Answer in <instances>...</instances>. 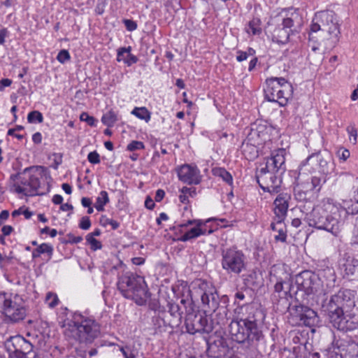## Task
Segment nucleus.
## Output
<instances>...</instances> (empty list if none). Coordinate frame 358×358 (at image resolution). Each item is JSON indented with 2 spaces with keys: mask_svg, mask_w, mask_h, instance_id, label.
<instances>
[{
  "mask_svg": "<svg viewBox=\"0 0 358 358\" xmlns=\"http://www.w3.org/2000/svg\"><path fill=\"white\" fill-rule=\"evenodd\" d=\"M353 296L350 289H340L337 294L331 296L329 301L322 304V311L335 329L347 331L355 328V324L348 319V314L355 306Z\"/></svg>",
  "mask_w": 358,
  "mask_h": 358,
  "instance_id": "f03ea898",
  "label": "nucleus"
},
{
  "mask_svg": "<svg viewBox=\"0 0 358 358\" xmlns=\"http://www.w3.org/2000/svg\"><path fill=\"white\" fill-rule=\"evenodd\" d=\"M273 201L274 214L278 219L285 220L287 215L291 195L287 192H279Z\"/></svg>",
  "mask_w": 358,
  "mask_h": 358,
  "instance_id": "b1692460",
  "label": "nucleus"
},
{
  "mask_svg": "<svg viewBox=\"0 0 358 358\" xmlns=\"http://www.w3.org/2000/svg\"><path fill=\"white\" fill-rule=\"evenodd\" d=\"M179 180L188 185H199L202 180V176L198 167L192 164H183L177 169Z\"/></svg>",
  "mask_w": 358,
  "mask_h": 358,
  "instance_id": "6ab92c4d",
  "label": "nucleus"
},
{
  "mask_svg": "<svg viewBox=\"0 0 358 358\" xmlns=\"http://www.w3.org/2000/svg\"><path fill=\"white\" fill-rule=\"evenodd\" d=\"M12 84V80L9 78H3L0 80V92L3 91L6 87H9Z\"/></svg>",
  "mask_w": 358,
  "mask_h": 358,
  "instance_id": "13d9d810",
  "label": "nucleus"
},
{
  "mask_svg": "<svg viewBox=\"0 0 358 358\" xmlns=\"http://www.w3.org/2000/svg\"><path fill=\"white\" fill-rule=\"evenodd\" d=\"M295 284L298 291H303L306 294H321L320 282L315 273L303 271L296 276Z\"/></svg>",
  "mask_w": 358,
  "mask_h": 358,
  "instance_id": "2eb2a0df",
  "label": "nucleus"
},
{
  "mask_svg": "<svg viewBox=\"0 0 358 358\" xmlns=\"http://www.w3.org/2000/svg\"><path fill=\"white\" fill-rule=\"evenodd\" d=\"M310 160L316 162L319 172L326 176L334 169L332 157L330 152L327 150L313 153L305 161L302 162L301 164L304 166Z\"/></svg>",
  "mask_w": 358,
  "mask_h": 358,
  "instance_id": "a211bd4d",
  "label": "nucleus"
},
{
  "mask_svg": "<svg viewBox=\"0 0 358 358\" xmlns=\"http://www.w3.org/2000/svg\"><path fill=\"white\" fill-rule=\"evenodd\" d=\"M344 275L350 280H358V259L348 257L343 264Z\"/></svg>",
  "mask_w": 358,
  "mask_h": 358,
  "instance_id": "393cba45",
  "label": "nucleus"
},
{
  "mask_svg": "<svg viewBox=\"0 0 358 358\" xmlns=\"http://www.w3.org/2000/svg\"><path fill=\"white\" fill-rule=\"evenodd\" d=\"M266 80H271V81H273L272 83L273 85H274V86H276L278 85L279 87L282 89L286 88V90H293L292 83L288 82L285 78L282 77H271L267 78Z\"/></svg>",
  "mask_w": 358,
  "mask_h": 358,
  "instance_id": "58836bf2",
  "label": "nucleus"
},
{
  "mask_svg": "<svg viewBox=\"0 0 358 358\" xmlns=\"http://www.w3.org/2000/svg\"><path fill=\"white\" fill-rule=\"evenodd\" d=\"M87 160L92 164H99L100 163V155L96 150L90 152L87 155Z\"/></svg>",
  "mask_w": 358,
  "mask_h": 358,
  "instance_id": "8fccbe9b",
  "label": "nucleus"
},
{
  "mask_svg": "<svg viewBox=\"0 0 358 358\" xmlns=\"http://www.w3.org/2000/svg\"><path fill=\"white\" fill-rule=\"evenodd\" d=\"M327 181V176L324 175L320 176H313L310 179V190L314 192H319Z\"/></svg>",
  "mask_w": 358,
  "mask_h": 358,
  "instance_id": "473e14b6",
  "label": "nucleus"
},
{
  "mask_svg": "<svg viewBox=\"0 0 358 358\" xmlns=\"http://www.w3.org/2000/svg\"><path fill=\"white\" fill-rule=\"evenodd\" d=\"M26 315L25 309L23 307L15 306L12 311L8 310V315L7 316L14 322H17L24 318Z\"/></svg>",
  "mask_w": 358,
  "mask_h": 358,
  "instance_id": "f704fd0d",
  "label": "nucleus"
},
{
  "mask_svg": "<svg viewBox=\"0 0 358 358\" xmlns=\"http://www.w3.org/2000/svg\"><path fill=\"white\" fill-rule=\"evenodd\" d=\"M123 23L127 30L129 31H133L136 30L138 27L137 23L135 21L129 19L123 20Z\"/></svg>",
  "mask_w": 358,
  "mask_h": 358,
  "instance_id": "864d4df0",
  "label": "nucleus"
},
{
  "mask_svg": "<svg viewBox=\"0 0 358 358\" xmlns=\"http://www.w3.org/2000/svg\"><path fill=\"white\" fill-rule=\"evenodd\" d=\"M109 197L106 191L102 190L96 199L94 203L95 208L101 212L104 210V206L109 203Z\"/></svg>",
  "mask_w": 358,
  "mask_h": 358,
  "instance_id": "72a5a7b5",
  "label": "nucleus"
},
{
  "mask_svg": "<svg viewBox=\"0 0 358 358\" xmlns=\"http://www.w3.org/2000/svg\"><path fill=\"white\" fill-rule=\"evenodd\" d=\"M67 236L71 244L78 243L83 241L82 236H74L71 234H69Z\"/></svg>",
  "mask_w": 358,
  "mask_h": 358,
  "instance_id": "bf43d9fd",
  "label": "nucleus"
},
{
  "mask_svg": "<svg viewBox=\"0 0 358 358\" xmlns=\"http://www.w3.org/2000/svg\"><path fill=\"white\" fill-rule=\"evenodd\" d=\"M80 120L86 122L91 127H96L98 122L93 116H90L85 112L80 115Z\"/></svg>",
  "mask_w": 358,
  "mask_h": 358,
  "instance_id": "de8ad7c7",
  "label": "nucleus"
},
{
  "mask_svg": "<svg viewBox=\"0 0 358 358\" xmlns=\"http://www.w3.org/2000/svg\"><path fill=\"white\" fill-rule=\"evenodd\" d=\"M74 358H89L87 351L82 349H76L75 351Z\"/></svg>",
  "mask_w": 358,
  "mask_h": 358,
  "instance_id": "052dcab7",
  "label": "nucleus"
},
{
  "mask_svg": "<svg viewBox=\"0 0 358 358\" xmlns=\"http://www.w3.org/2000/svg\"><path fill=\"white\" fill-rule=\"evenodd\" d=\"M246 255L236 246L223 249L221 252V266L227 275L241 276L248 271Z\"/></svg>",
  "mask_w": 358,
  "mask_h": 358,
  "instance_id": "9d476101",
  "label": "nucleus"
},
{
  "mask_svg": "<svg viewBox=\"0 0 358 358\" xmlns=\"http://www.w3.org/2000/svg\"><path fill=\"white\" fill-rule=\"evenodd\" d=\"M13 231V228L10 225H5L2 227L1 231L3 236H8Z\"/></svg>",
  "mask_w": 358,
  "mask_h": 358,
  "instance_id": "338daca9",
  "label": "nucleus"
},
{
  "mask_svg": "<svg viewBox=\"0 0 358 358\" xmlns=\"http://www.w3.org/2000/svg\"><path fill=\"white\" fill-rule=\"evenodd\" d=\"M345 209L341 205L335 204L330 199L313 208L306 215V220L310 227L319 230H324L336 236L341 225V213H345Z\"/></svg>",
  "mask_w": 358,
  "mask_h": 358,
  "instance_id": "7ed1b4c3",
  "label": "nucleus"
},
{
  "mask_svg": "<svg viewBox=\"0 0 358 358\" xmlns=\"http://www.w3.org/2000/svg\"><path fill=\"white\" fill-rule=\"evenodd\" d=\"M117 286L124 298L138 306L145 305L150 296L144 278L131 271H123L122 274H118Z\"/></svg>",
  "mask_w": 358,
  "mask_h": 358,
  "instance_id": "423d86ee",
  "label": "nucleus"
},
{
  "mask_svg": "<svg viewBox=\"0 0 358 358\" xmlns=\"http://www.w3.org/2000/svg\"><path fill=\"white\" fill-rule=\"evenodd\" d=\"M45 301L48 306L51 308H55L59 303V299L56 294L48 292L45 297Z\"/></svg>",
  "mask_w": 358,
  "mask_h": 358,
  "instance_id": "a18cd8bd",
  "label": "nucleus"
},
{
  "mask_svg": "<svg viewBox=\"0 0 358 358\" xmlns=\"http://www.w3.org/2000/svg\"><path fill=\"white\" fill-rule=\"evenodd\" d=\"M64 334L80 343L91 344L101 335V324L93 316L76 311L66 324Z\"/></svg>",
  "mask_w": 358,
  "mask_h": 358,
  "instance_id": "20e7f679",
  "label": "nucleus"
},
{
  "mask_svg": "<svg viewBox=\"0 0 358 358\" xmlns=\"http://www.w3.org/2000/svg\"><path fill=\"white\" fill-rule=\"evenodd\" d=\"M27 121L31 124L42 123L43 122V114L38 110H33L28 113Z\"/></svg>",
  "mask_w": 358,
  "mask_h": 358,
  "instance_id": "a19ab883",
  "label": "nucleus"
},
{
  "mask_svg": "<svg viewBox=\"0 0 358 358\" xmlns=\"http://www.w3.org/2000/svg\"><path fill=\"white\" fill-rule=\"evenodd\" d=\"M180 193L185 194L188 197L194 198L196 196V189L195 187H183L180 189Z\"/></svg>",
  "mask_w": 358,
  "mask_h": 358,
  "instance_id": "3c124183",
  "label": "nucleus"
},
{
  "mask_svg": "<svg viewBox=\"0 0 358 358\" xmlns=\"http://www.w3.org/2000/svg\"><path fill=\"white\" fill-rule=\"evenodd\" d=\"M251 301L250 291L247 288L237 290L234 294V304L238 306L243 307L249 304Z\"/></svg>",
  "mask_w": 358,
  "mask_h": 358,
  "instance_id": "bb28decb",
  "label": "nucleus"
},
{
  "mask_svg": "<svg viewBox=\"0 0 358 358\" xmlns=\"http://www.w3.org/2000/svg\"><path fill=\"white\" fill-rule=\"evenodd\" d=\"M257 181L264 192L271 194L281 191L282 175L262 168L256 175Z\"/></svg>",
  "mask_w": 358,
  "mask_h": 358,
  "instance_id": "4468645a",
  "label": "nucleus"
},
{
  "mask_svg": "<svg viewBox=\"0 0 358 358\" xmlns=\"http://www.w3.org/2000/svg\"><path fill=\"white\" fill-rule=\"evenodd\" d=\"M236 54V60L239 62H243L248 59V56L245 51L238 50Z\"/></svg>",
  "mask_w": 358,
  "mask_h": 358,
  "instance_id": "680f3d73",
  "label": "nucleus"
},
{
  "mask_svg": "<svg viewBox=\"0 0 358 358\" xmlns=\"http://www.w3.org/2000/svg\"><path fill=\"white\" fill-rule=\"evenodd\" d=\"M1 300L3 301V313L7 317L8 315V310L12 311L16 306V303H13L10 299H6L5 294H0V301Z\"/></svg>",
  "mask_w": 358,
  "mask_h": 358,
  "instance_id": "ea45409f",
  "label": "nucleus"
},
{
  "mask_svg": "<svg viewBox=\"0 0 358 358\" xmlns=\"http://www.w3.org/2000/svg\"><path fill=\"white\" fill-rule=\"evenodd\" d=\"M292 314L299 321L300 324L312 327L316 326L320 321L317 313L307 306L299 303L294 306Z\"/></svg>",
  "mask_w": 358,
  "mask_h": 358,
  "instance_id": "f3484780",
  "label": "nucleus"
},
{
  "mask_svg": "<svg viewBox=\"0 0 358 358\" xmlns=\"http://www.w3.org/2000/svg\"><path fill=\"white\" fill-rule=\"evenodd\" d=\"M262 21L259 17H253L245 28V32L248 35H260L262 32Z\"/></svg>",
  "mask_w": 358,
  "mask_h": 358,
  "instance_id": "cd10ccee",
  "label": "nucleus"
},
{
  "mask_svg": "<svg viewBox=\"0 0 358 358\" xmlns=\"http://www.w3.org/2000/svg\"><path fill=\"white\" fill-rule=\"evenodd\" d=\"M200 229V223H198L196 227L186 231L180 237L178 238V240L182 242H186L193 238H196L203 234Z\"/></svg>",
  "mask_w": 358,
  "mask_h": 358,
  "instance_id": "7c9ffc66",
  "label": "nucleus"
},
{
  "mask_svg": "<svg viewBox=\"0 0 358 358\" xmlns=\"http://www.w3.org/2000/svg\"><path fill=\"white\" fill-rule=\"evenodd\" d=\"M213 175L221 178L227 184L232 185L233 177L224 168L215 167L212 169Z\"/></svg>",
  "mask_w": 358,
  "mask_h": 358,
  "instance_id": "2f4dec72",
  "label": "nucleus"
},
{
  "mask_svg": "<svg viewBox=\"0 0 358 358\" xmlns=\"http://www.w3.org/2000/svg\"><path fill=\"white\" fill-rule=\"evenodd\" d=\"M32 141L35 144H40L42 141V135L40 132H36L32 135Z\"/></svg>",
  "mask_w": 358,
  "mask_h": 358,
  "instance_id": "0e129e2a",
  "label": "nucleus"
},
{
  "mask_svg": "<svg viewBox=\"0 0 358 358\" xmlns=\"http://www.w3.org/2000/svg\"><path fill=\"white\" fill-rule=\"evenodd\" d=\"M208 356L213 358H221L224 357L229 350L227 341L223 337H217L213 341L207 342Z\"/></svg>",
  "mask_w": 358,
  "mask_h": 358,
  "instance_id": "5701e85b",
  "label": "nucleus"
},
{
  "mask_svg": "<svg viewBox=\"0 0 358 358\" xmlns=\"http://www.w3.org/2000/svg\"><path fill=\"white\" fill-rule=\"evenodd\" d=\"M86 241L90 245V248L93 251L100 250L102 248L101 243L96 240L95 238L92 237V235L86 236Z\"/></svg>",
  "mask_w": 358,
  "mask_h": 358,
  "instance_id": "c03bdc74",
  "label": "nucleus"
},
{
  "mask_svg": "<svg viewBox=\"0 0 358 358\" xmlns=\"http://www.w3.org/2000/svg\"><path fill=\"white\" fill-rule=\"evenodd\" d=\"M117 121V114L113 110H110L103 114L101 117L102 123L108 127H112Z\"/></svg>",
  "mask_w": 358,
  "mask_h": 358,
  "instance_id": "4c0bfd02",
  "label": "nucleus"
},
{
  "mask_svg": "<svg viewBox=\"0 0 358 358\" xmlns=\"http://www.w3.org/2000/svg\"><path fill=\"white\" fill-rule=\"evenodd\" d=\"M273 278L275 279L273 294L274 299L281 297L282 296H289V297H291L292 294H297V291H294V285L290 278L287 275L285 279L273 275L271 280L273 281Z\"/></svg>",
  "mask_w": 358,
  "mask_h": 358,
  "instance_id": "4be33fe9",
  "label": "nucleus"
},
{
  "mask_svg": "<svg viewBox=\"0 0 358 358\" xmlns=\"http://www.w3.org/2000/svg\"><path fill=\"white\" fill-rule=\"evenodd\" d=\"M131 114L135 115L140 120H145L146 122H148L151 118V114L145 107H135L132 110Z\"/></svg>",
  "mask_w": 358,
  "mask_h": 358,
  "instance_id": "e433bc0d",
  "label": "nucleus"
},
{
  "mask_svg": "<svg viewBox=\"0 0 358 358\" xmlns=\"http://www.w3.org/2000/svg\"><path fill=\"white\" fill-rule=\"evenodd\" d=\"M71 56L68 50H62L59 52L57 56V59L62 64L70 60Z\"/></svg>",
  "mask_w": 358,
  "mask_h": 358,
  "instance_id": "09e8293b",
  "label": "nucleus"
},
{
  "mask_svg": "<svg viewBox=\"0 0 358 358\" xmlns=\"http://www.w3.org/2000/svg\"><path fill=\"white\" fill-rule=\"evenodd\" d=\"M4 345L9 358H31L28 356L32 352L33 345L20 335L10 336Z\"/></svg>",
  "mask_w": 358,
  "mask_h": 358,
  "instance_id": "ddd939ff",
  "label": "nucleus"
},
{
  "mask_svg": "<svg viewBox=\"0 0 358 358\" xmlns=\"http://www.w3.org/2000/svg\"><path fill=\"white\" fill-rule=\"evenodd\" d=\"M144 148L145 145L142 141H132L127 145V150L130 152H134L135 150H143Z\"/></svg>",
  "mask_w": 358,
  "mask_h": 358,
  "instance_id": "49530a36",
  "label": "nucleus"
},
{
  "mask_svg": "<svg viewBox=\"0 0 358 358\" xmlns=\"http://www.w3.org/2000/svg\"><path fill=\"white\" fill-rule=\"evenodd\" d=\"M271 80H266V87L264 90L265 99L269 102L278 103L281 107L287 106L289 99L292 98L294 90L282 89L278 85L274 86Z\"/></svg>",
  "mask_w": 358,
  "mask_h": 358,
  "instance_id": "dca6fc26",
  "label": "nucleus"
},
{
  "mask_svg": "<svg viewBox=\"0 0 358 358\" xmlns=\"http://www.w3.org/2000/svg\"><path fill=\"white\" fill-rule=\"evenodd\" d=\"M352 243L355 245L358 244V223L355 225L353 236L352 238Z\"/></svg>",
  "mask_w": 358,
  "mask_h": 358,
  "instance_id": "774afa93",
  "label": "nucleus"
},
{
  "mask_svg": "<svg viewBox=\"0 0 358 358\" xmlns=\"http://www.w3.org/2000/svg\"><path fill=\"white\" fill-rule=\"evenodd\" d=\"M155 204L153 201V200L148 196L145 201V206L148 208V209H150V210H152L154 208Z\"/></svg>",
  "mask_w": 358,
  "mask_h": 358,
  "instance_id": "69168bd1",
  "label": "nucleus"
},
{
  "mask_svg": "<svg viewBox=\"0 0 358 358\" xmlns=\"http://www.w3.org/2000/svg\"><path fill=\"white\" fill-rule=\"evenodd\" d=\"M148 307L150 310L154 311L155 315L157 314L159 309H162L164 308L160 306L158 300L156 299L150 300L148 303Z\"/></svg>",
  "mask_w": 358,
  "mask_h": 358,
  "instance_id": "5fc2aeb1",
  "label": "nucleus"
},
{
  "mask_svg": "<svg viewBox=\"0 0 358 358\" xmlns=\"http://www.w3.org/2000/svg\"><path fill=\"white\" fill-rule=\"evenodd\" d=\"M164 196H165V192L163 189H157L156 192V194H155V201H157V202L161 201L164 199Z\"/></svg>",
  "mask_w": 358,
  "mask_h": 358,
  "instance_id": "e2e57ef3",
  "label": "nucleus"
},
{
  "mask_svg": "<svg viewBox=\"0 0 358 358\" xmlns=\"http://www.w3.org/2000/svg\"><path fill=\"white\" fill-rule=\"evenodd\" d=\"M316 275L318 276L319 282H320V289L324 294L330 292L335 287L336 275L333 267L327 266L319 269Z\"/></svg>",
  "mask_w": 358,
  "mask_h": 358,
  "instance_id": "412c9836",
  "label": "nucleus"
},
{
  "mask_svg": "<svg viewBox=\"0 0 358 358\" xmlns=\"http://www.w3.org/2000/svg\"><path fill=\"white\" fill-rule=\"evenodd\" d=\"M285 155V150L282 148L273 151L264 169L282 175L286 171Z\"/></svg>",
  "mask_w": 358,
  "mask_h": 358,
  "instance_id": "aec40b11",
  "label": "nucleus"
},
{
  "mask_svg": "<svg viewBox=\"0 0 358 358\" xmlns=\"http://www.w3.org/2000/svg\"><path fill=\"white\" fill-rule=\"evenodd\" d=\"M300 23L301 17L296 10L286 14L282 22L273 30L272 40L280 44L287 43L290 35L297 32L296 25H299Z\"/></svg>",
  "mask_w": 358,
  "mask_h": 358,
  "instance_id": "9b49d317",
  "label": "nucleus"
},
{
  "mask_svg": "<svg viewBox=\"0 0 358 358\" xmlns=\"http://www.w3.org/2000/svg\"><path fill=\"white\" fill-rule=\"evenodd\" d=\"M91 227V221L89 217L83 216L79 222V227L83 230H87Z\"/></svg>",
  "mask_w": 358,
  "mask_h": 358,
  "instance_id": "603ef678",
  "label": "nucleus"
},
{
  "mask_svg": "<svg viewBox=\"0 0 358 358\" xmlns=\"http://www.w3.org/2000/svg\"><path fill=\"white\" fill-rule=\"evenodd\" d=\"M278 223L279 228L277 229L276 232L278 234L275 235L274 239L276 242H282L285 243L287 241V229L286 226L284 223V220H280V219H278Z\"/></svg>",
  "mask_w": 358,
  "mask_h": 358,
  "instance_id": "c9c22d12",
  "label": "nucleus"
},
{
  "mask_svg": "<svg viewBox=\"0 0 358 358\" xmlns=\"http://www.w3.org/2000/svg\"><path fill=\"white\" fill-rule=\"evenodd\" d=\"M243 277L244 284L247 286H256L257 283L256 282V279L257 278V273L255 270H252L249 274L241 275Z\"/></svg>",
  "mask_w": 358,
  "mask_h": 358,
  "instance_id": "79ce46f5",
  "label": "nucleus"
},
{
  "mask_svg": "<svg viewBox=\"0 0 358 358\" xmlns=\"http://www.w3.org/2000/svg\"><path fill=\"white\" fill-rule=\"evenodd\" d=\"M353 201L354 203L352 205V214L358 213V188L357 192L355 193L353 196Z\"/></svg>",
  "mask_w": 358,
  "mask_h": 358,
  "instance_id": "4d7b16f0",
  "label": "nucleus"
},
{
  "mask_svg": "<svg viewBox=\"0 0 358 358\" xmlns=\"http://www.w3.org/2000/svg\"><path fill=\"white\" fill-rule=\"evenodd\" d=\"M166 310L165 308L159 309L157 315L152 317V324L156 333L165 332L167 328L171 329L178 327L182 318V310L178 303L169 301Z\"/></svg>",
  "mask_w": 358,
  "mask_h": 358,
  "instance_id": "1a4fd4ad",
  "label": "nucleus"
},
{
  "mask_svg": "<svg viewBox=\"0 0 358 358\" xmlns=\"http://www.w3.org/2000/svg\"><path fill=\"white\" fill-rule=\"evenodd\" d=\"M267 134V127L266 124L262 123H254L251 125L250 136L252 138H257L265 139Z\"/></svg>",
  "mask_w": 358,
  "mask_h": 358,
  "instance_id": "c85d7f7f",
  "label": "nucleus"
},
{
  "mask_svg": "<svg viewBox=\"0 0 358 358\" xmlns=\"http://www.w3.org/2000/svg\"><path fill=\"white\" fill-rule=\"evenodd\" d=\"M293 297V294L289 296H282L281 297H278L277 301L275 303V308L276 311L284 314L287 313L291 306V300Z\"/></svg>",
  "mask_w": 358,
  "mask_h": 358,
  "instance_id": "c756f323",
  "label": "nucleus"
},
{
  "mask_svg": "<svg viewBox=\"0 0 358 358\" xmlns=\"http://www.w3.org/2000/svg\"><path fill=\"white\" fill-rule=\"evenodd\" d=\"M180 303L183 305L186 315L185 326L186 331L189 334H210L213 331L214 327L212 320H209L206 313L194 312V304L192 300L182 299Z\"/></svg>",
  "mask_w": 358,
  "mask_h": 358,
  "instance_id": "0eeeda50",
  "label": "nucleus"
},
{
  "mask_svg": "<svg viewBox=\"0 0 358 358\" xmlns=\"http://www.w3.org/2000/svg\"><path fill=\"white\" fill-rule=\"evenodd\" d=\"M131 47H122L118 48L117 53V61L123 62L127 66H131L132 64L137 63L138 59L136 56L131 53Z\"/></svg>",
  "mask_w": 358,
  "mask_h": 358,
  "instance_id": "a878e982",
  "label": "nucleus"
},
{
  "mask_svg": "<svg viewBox=\"0 0 358 358\" xmlns=\"http://www.w3.org/2000/svg\"><path fill=\"white\" fill-rule=\"evenodd\" d=\"M193 289L201 295L204 313L215 312L220 305V296L212 283L201 279L194 282Z\"/></svg>",
  "mask_w": 358,
  "mask_h": 358,
  "instance_id": "f8f14e48",
  "label": "nucleus"
},
{
  "mask_svg": "<svg viewBox=\"0 0 358 358\" xmlns=\"http://www.w3.org/2000/svg\"><path fill=\"white\" fill-rule=\"evenodd\" d=\"M318 31L327 32L334 42L338 41L339 35L341 34L340 25L338 17L334 11L327 10L315 14L308 34L309 41L315 39L313 34Z\"/></svg>",
  "mask_w": 358,
  "mask_h": 358,
  "instance_id": "6e6552de",
  "label": "nucleus"
},
{
  "mask_svg": "<svg viewBox=\"0 0 358 358\" xmlns=\"http://www.w3.org/2000/svg\"><path fill=\"white\" fill-rule=\"evenodd\" d=\"M265 317L266 313L262 309L248 308L246 315L233 319L229 324L232 341L248 348L257 347L264 338L262 326Z\"/></svg>",
  "mask_w": 358,
  "mask_h": 358,
  "instance_id": "f257e3e1",
  "label": "nucleus"
},
{
  "mask_svg": "<svg viewBox=\"0 0 358 358\" xmlns=\"http://www.w3.org/2000/svg\"><path fill=\"white\" fill-rule=\"evenodd\" d=\"M47 168L43 166H31L25 168L21 175L20 185L15 184V192L23 194L26 196L45 195L49 192L50 186L48 182H41V179L45 175Z\"/></svg>",
  "mask_w": 358,
  "mask_h": 358,
  "instance_id": "39448f33",
  "label": "nucleus"
},
{
  "mask_svg": "<svg viewBox=\"0 0 358 358\" xmlns=\"http://www.w3.org/2000/svg\"><path fill=\"white\" fill-rule=\"evenodd\" d=\"M37 252L41 254H47L48 255L49 259H50L53 254V247L48 244L43 243L36 248Z\"/></svg>",
  "mask_w": 358,
  "mask_h": 358,
  "instance_id": "37998d69",
  "label": "nucleus"
},
{
  "mask_svg": "<svg viewBox=\"0 0 358 358\" xmlns=\"http://www.w3.org/2000/svg\"><path fill=\"white\" fill-rule=\"evenodd\" d=\"M337 155L340 159L346 161L350 155V152L348 149L341 148L337 152Z\"/></svg>",
  "mask_w": 358,
  "mask_h": 358,
  "instance_id": "6e6d98bb",
  "label": "nucleus"
}]
</instances>
